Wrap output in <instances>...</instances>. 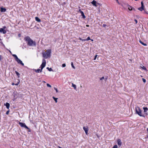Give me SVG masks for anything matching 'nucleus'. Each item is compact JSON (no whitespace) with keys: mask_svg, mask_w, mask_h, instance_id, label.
<instances>
[{"mask_svg":"<svg viewBox=\"0 0 148 148\" xmlns=\"http://www.w3.org/2000/svg\"><path fill=\"white\" fill-rule=\"evenodd\" d=\"M85 41H86V40L88 41V40H90V37H88L86 39H85Z\"/></svg>","mask_w":148,"mask_h":148,"instance_id":"nucleus-27","label":"nucleus"},{"mask_svg":"<svg viewBox=\"0 0 148 148\" xmlns=\"http://www.w3.org/2000/svg\"><path fill=\"white\" fill-rule=\"evenodd\" d=\"M72 86L75 89H76V86L73 83L72 84Z\"/></svg>","mask_w":148,"mask_h":148,"instance_id":"nucleus-18","label":"nucleus"},{"mask_svg":"<svg viewBox=\"0 0 148 148\" xmlns=\"http://www.w3.org/2000/svg\"><path fill=\"white\" fill-rule=\"evenodd\" d=\"M6 28V27L5 26H4L3 27V29H5Z\"/></svg>","mask_w":148,"mask_h":148,"instance_id":"nucleus-42","label":"nucleus"},{"mask_svg":"<svg viewBox=\"0 0 148 148\" xmlns=\"http://www.w3.org/2000/svg\"><path fill=\"white\" fill-rule=\"evenodd\" d=\"M66 66V64H62V67H64Z\"/></svg>","mask_w":148,"mask_h":148,"instance_id":"nucleus-31","label":"nucleus"},{"mask_svg":"<svg viewBox=\"0 0 148 148\" xmlns=\"http://www.w3.org/2000/svg\"><path fill=\"white\" fill-rule=\"evenodd\" d=\"M47 69H48L49 71H53L52 69L51 68H49L48 67L47 68Z\"/></svg>","mask_w":148,"mask_h":148,"instance_id":"nucleus-24","label":"nucleus"},{"mask_svg":"<svg viewBox=\"0 0 148 148\" xmlns=\"http://www.w3.org/2000/svg\"><path fill=\"white\" fill-rule=\"evenodd\" d=\"M71 66H72V67L73 68L75 69V66H74V65H73V62H71Z\"/></svg>","mask_w":148,"mask_h":148,"instance_id":"nucleus-25","label":"nucleus"},{"mask_svg":"<svg viewBox=\"0 0 148 148\" xmlns=\"http://www.w3.org/2000/svg\"><path fill=\"white\" fill-rule=\"evenodd\" d=\"M138 9L140 11H142L143 10H144V9H143L141 7L139 8H138Z\"/></svg>","mask_w":148,"mask_h":148,"instance_id":"nucleus-23","label":"nucleus"},{"mask_svg":"<svg viewBox=\"0 0 148 148\" xmlns=\"http://www.w3.org/2000/svg\"><path fill=\"white\" fill-rule=\"evenodd\" d=\"M112 148H118V146L117 145H114Z\"/></svg>","mask_w":148,"mask_h":148,"instance_id":"nucleus-28","label":"nucleus"},{"mask_svg":"<svg viewBox=\"0 0 148 148\" xmlns=\"http://www.w3.org/2000/svg\"><path fill=\"white\" fill-rule=\"evenodd\" d=\"M6 11V9L5 8H1V12H5Z\"/></svg>","mask_w":148,"mask_h":148,"instance_id":"nucleus-15","label":"nucleus"},{"mask_svg":"<svg viewBox=\"0 0 148 148\" xmlns=\"http://www.w3.org/2000/svg\"><path fill=\"white\" fill-rule=\"evenodd\" d=\"M24 40L26 41L27 45L29 46H35L36 43L34 41H33L29 36H27L24 38Z\"/></svg>","mask_w":148,"mask_h":148,"instance_id":"nucleus-1","label":"nucleus"},{"mask_svg":"<svg viewBox=\"0 0 148 148\" xmlns=\"http://www.w3.org/2000/svg\"><path fill=\"white\" fill-rule=\"evenodd\" d=\"M18 36H19V37H20V34H19L18 35Z\"/></svg>","mask_w":148,"mask_h":148,"instance_id":"nucleus-48","label":"nucleus"},{"mask_svg":"<svg viewBox=\"0 0 148 148\" xmlns=\"http://www.w3.org/2000/svg\"><path fill=\"white\" fill-rule=\"evenodd\" d=\"M5 105L7 108L8 109H9L10 106V104L8 103H6L5 104Z\"/></svg>","mask_w":148,"mask_h":148,"instance_id":"nucleus-12","label":"nucleus"},{"mask_svg":"<svg viewBox=\"0 0 148 148\" xmlns=\"http://www.w3.org/2000/svg\"><path fill=\"white\" fill-rule=\"evenodd\" d=\"M43 82H44V83H46L45 82V81H43Z\"/></svg>","mask_w":148,"mask_h":148,"instance_id":"nucleus-47","label":"nucleus"},{"mask_svg":"<svg viewBox=\"0 0 148 148\" xmlns=\"http://www.w3.org/2000/svg\"><path fill=\"white\" fill-rule=\"evenodd\" d=\"M142 68L143 69L145 70H146V68H145V67L144 66H143V67H142Z\"/></svg>","mask_w":148,"mask_h":148,"instance_id":"nucleus-29","label":"nucleus"},{"mask_svg":"<svg viewBox=\"0 0 148 148\" xmlns=\"http://www.w3.org/2000/svg\"><path fill=\"white\" fill-rule=\"evenodd\" d=\"M47 87H50V88H51V85H50L49 84H47Z\"/></svg>","mask_w":148,"mask_h":148,"instance_id":"nucleus-26","label":"nucleus"},{"mask_svg":"<svg viewBox=\"0 0 148 148\" xmlns=\"http://www.w3.org/2000/svg\"><path fill=\"white\" fill-rule=\"evenodd\" d=\"M103 27H105L106 26V24H103Z\"/></svg>","mask_w":148,"mask_h":148,"instance_id":"nucleus-40","label":"nucleus"},{"mask_svg":"<svg viewBox=\"0 0 148 148\" xmlns=\"http://www.w3.org/2000/svg\"><path fill=\"white\" fill-rule=\"evenodd\" d=\"M139 42L142 44L143 45L146 46L147 45L146 44L144 43V42H142L141 40H139Z\"/></svg>","mask_w":148,"mask_h":148,"instance_id":"nucleus-16","label":"nucleus"},{"mask_svg":"<svg viewBox=\"0 0 148 148\" xmlns=\"http://www.w3.org/2000/svg\"><path fill=\"white\" fill-rule=\"evenodd\" d=\"M54 89L56 90V92H58V90L55 87V88H54Z\"/></svg>","mask_w":148,"mask_h":148,"instance_id":"nucleus-32","label":"nucleus"},{"mask_svg":"<svg viewBox=\"0 0 148 148\" xmlns=\"http://www.w3.org/2000/svg\"><path fill=\"white\" fill-rule=\"evenodd\" d=\"M0 32L3 34H5L6 33V32L4 29L2 28H0Z\"/></svg>","mask_w":148,"mask_h":148,"instance_id":"nucleus-8","label":"nucleus"},{"mask_svg":"<svg viewBox=\"0 0 148 148\" xmlns=\"http://www.w3.org/2000/svg\"><path fill=\"white\" fill-rule=\"evenodd\" d=\"M141 7L143 8V9H144V4L143 1H142L141 2Z\"/></svg>","mask_w":148,"mask_h":148,"instance_id":"nucleus-21","label":"nucleus"},{"mask_svg":"<svg viewBox=\"0 0 148 148\" xmlns=\"http://www.w3.org/2000/svg\"><path fill=\"white\" fill-rule=\"evenodd\" d=\"M15 73H16V75L18 76V77H19V76H20V74L18 72H17L16 71H15Z\"/></svg>","mask_w":148,"mask_h":148,"instance_id":"nucleus-22","label":"nucleus"},{"mask_svg":"<svg viewBox=\"0 0 148 148\" xmlns=\"http://www.w3.org/2000/svg\"><path fill=\"white\" fill-rule=\"evenodd\" d=\"M97 55H95V57H94V60H96V58L97 57Z\"/></svg>","mask_w":148,"mask_h":148,"instance_id":"nucleus-34","label":"nucleus"},{"mask_svg":"<svg viewBox=\"0 0 148 148\" xmlns=\"http://www.w3.org/2000/svg\"><path fill=\"white\" fill-rule=\"evenodd\" d=\"M142 80L144 83H145L146 82V80L145 79L143 78Z\"/></svg>","mask_w":148,"mask_h":148,"instance_id":"nucleus-30","label":"nucleus"},{"mask_svg":"<svg viewBox=\"0 0 148 148\" xmlns=\"http://www.w3.org/2000/svg\"><path fill=\"white\" fill-rule=\"evenodd\" d=\"M86 27H88V26H89V25H86Z\"/></svg>","mask_w":148,"mask_h":148,"instance_id":"nucleus-46","label":"nucleus"},{"mask_svg":"<svg viewBox=\"0 0 148 148\" xmlns=\"http://www.w3.org/2000/svg\"><path fill=\"white\" fill-rule=\"evenodd\" d=\"M134 21L137 24V22H138L137 20L136 19H134Z\"/></svg>","mask_w":148,"mask_h":148,"instance_id":"nucleus-38","label":"nucleus"},{"mask_svg":"<svg viewBox=\"0 0 148 148\" xmlns=\"http://www.w3.org/2000/svg\"><path fill=\"white\" fill-rule=\"evenodd\" d=\"M117 144L121 146V145L122 143L120 139H118L117 140Z\"/></svg>","mask_w":148,"mask_h":148,"instance_id":"nucleus-10","label":"nucleus"},{"mask_svg":"<svg viewBox=\"0 0 148 148\" xmlns=\"http://www.w3.org/2000/svg\"><path fill=\"white\" fill-rule=\"evenodd\" d=\"M92 4L94 6L97 7V4H98V3L97 2L94 0H93L91 2Z\"/></svg>","mask_w":148,"mask_h":148,"instance_id":"nucleus-7","label":"nucleus"},{"mask_svg":"<svg viewBox=\"0 0 148 148\" xmlns=\"http://www.w3.org/2000/svg\"><path fill=\"white\" fill-rule=\"evenodd\" d=\"M51 50L48 49L46 50V52H44L42 53V56L43 58L45 59L50 57Z\"/></svg>","mask_w":148,"mask_h":148,"instance_id":"nucleus-3","label":"nucleus"},{"mask_svg":"<svg viewBox=\"0 0 148 148\" xmlns=\"http://www.w3.org/2000/svg\"><path fill=\"white\" fill-rule=\"evenodd\" d=\"M9 110L7 111L6 112V114H8L9 113Z\"/></svg>","mask_w":148,"mask_h":148,"instance_id":"nucleus-37","label":"nucleus"},{"mask_svg":"<svg viewBox=\"0 0 148 148\" xmlns=\"http://www.w3.org/2000/svg\"><path fill=\"white\" fill-rule=\"evenodd\" d=\"M53 99L55 100L56 103H57V102H58V101H57L58 98H56L54 97H53Z\"/></svg>","mask_w":148,"mask_h":148,"instance_id":"nucleus-20","label":"nucleus"},{"mask_svg":"<svg viewBox=\"0 0 148 148\" xmlns=\"http://www.w3.org/2000/svg\"><path fill=\"white\" fill-rule=\"evenodd\" d=\"M46 64V61L45 59H43L42 60V62L40 66L41 69H35V72L37 73H41L42 71V70L43 69L45 66Z\"/></svg>","mask_w":148,"mask_h":148,"instance_id":"nucleus-2","label":"nucleus"},{"mask_svg":"<svg viewBox=\"0 0 148 148\" xmlns=\"http://www.w3.org/2000/svg\"><path fill=\"white\" fill-rule=\"evenodd\" d=\"M19 125L23 127H24L26 129H29V127H27L25 125V123H23L21 122L19 123Z\"/></svg>","mask_w":148,"mask_h":148,"instance_id":"nucleus-5","label":"nucleus"},{"mask_svg":"<svg viewBox=\"0 0 148 148\" xmlns=\"http://www.w3.org/2000/svg\"><path fill=\"white\" fill-rule=\"evenodd\" d=\"M79 11L80 12V13H81V12H82V11L80 9H79Z\"/></svg>","mask_w":148,"mask_h":148,"instance_id":"nucleus-43","label":"nucleus"},{"mask_svg":"<svg viewBox=\"0 0 148 148\" xmlns=\"http://www.w3.org/2000/svg\"><path fill=\"white\" fill-rule=\"evenodd\" d=\"M143 109L144 110V112H147L148 110V108L147 107H144L143 108Z\"/></svg>","mask_w":148,"mask_h":148,"instance_id":"nucleus-17","label":"nucleus"},{"mask_svg":"<svg viewBox=\"0 0 148 148\" xmlns=\"http://www.w3.org/2000/svg\"><path fill=\"white\" fill-rule=\"evenodd\" d=\"M79 40H82V41H85V39H82L81 38H79Z\"/></svg>","mask_w":148,"mask_h":148,"instance_id":"nucleus-33","label":"nucleus"},{"mask_svg":"<svg viewBox=\"0 0 148 148\" xmlns=\"http://www.w3.org/2000/svg\"><path fill=\"white\" fill-rule=\"evenodd\" d=\"M18 63L21 64L22 66H24V64L22 62L19 58L16 61Z\"/></svg>","mask_w":148,"mask_h":148,"instance_id":"nucleus-9","label":"nucleus"},{"mask_svg":"<svg viewBox=\"0 0 148 148\" xmlns=\"http://www.w3.org/2000/svg\"><path fill=\"white\" fill-rule=\"evenodd\" d=\"M2 56L0 55V61H1L2 60Z\"/></svg>","mask_w":148,"mask_h":148,"instance_id":"nucleus-35","label":"nucleus"},{"mask_svg":"<svg viewBox=\"0 0 148 148\" xmlns=\"http://www.w3.org/2000/svg\"><path fill=\"white\" fill-rule=\"evenodd\" d=\"M18 84H18H15V85H17ZM14 84H14V83H13L12 84V85H14Z\"/></svg>","mask_w":148,"mask_h":148,"instance_id":"nucleus-41","label":"nucleus"},{"mask_svg":"<svg viewBox=\"0 0 148 148\" xmlns=\"http://www.w3.org/2000/svg\"><path fill=\"white\" fill-rule=\"evenodd\" d=\"M91 40L92 41H93V40L92 39H91Z\"/></svg>","mask_w":148,"mask_h":148,"instance_id":"nucleus-50","label":"nucleus"},{"mask_svg":"<svg viewBox=\"0 0 148 148\" xmlns=\"http://www.w3.org/2000/svg\"><path fill=\"white\" fill-rule=\"evenodd\" d=\"M80 87H82L81 86H80Z\"/></svg>","mask_w":148,"mask_h":148,"instance_id":"nucleus-51","label":"nucleus"},{"mask_svg":"<svg viewBox=\"0 0 148 148\" xmlns=\"http://www.w3.org/2000/svg\"><path fill=\"white\" fill-rule=\"evenodd\" d=\"M12 55L13 57H14L16 61L18 59V58L17 56L16 55L13 54Z\"/></svg>","mask_w":148,"mask_h":148,"instance_id":"nucleus-13","label":"nucleus"},{"mask_svg":"<svg viewBox=\"0 0 148 148\" xmlns=\"http://www.w3.org/2000/svg\"><path fill=\"white\" fill-rule=\"evenodd\" d=\"M27 129L28 130V131L29 132H31V130L29 128V129Z\"/></svg>","mask_w":148,"mask_h":148,"instance_id":"nucleus-39","label":"nucleus"},{"mask_svg":"<svg viewBox=\"0 0 148 148\" xmlns=\"http://www.w3.org/2000/svg\"><path fill=\"white\" fill-rule=\"evenodd\" d=\"M135 110L136 113L140 116H143L142 115L141 110L138 107H136L135 108Z\"/></svg>","mask_w":148,"mask_h":148,"instance_id":"nucleus-4","label":"nucleus"},{"mask_svg":"<svg viewBox=\"0 0 148 148\" xmlns=\"http://www.w3.org/2000/svg\"><path fill=\"white\" fill-rule=\"evenodd\" d=\"M147 132H148V128L147 129Z\"/></svg>","mask_w":148,"mask_h":148,"instance_id":"nucleus-45","label":"nucleus"},{"mask_svg":"<svg viewBox=\"0 0 148 148\" xmlns=\"http://www.w3.org/2000/svg\"><path fill=\"white\" fill-rule=\"evenodd\" d=\"M58 148H61V147H60V146H58Z\"/></svg>","mask_w":148,"mask_h":148,"instance_id":"nucleus-49","label":"nucleus"},{"mask_svg":"<svg viewBox=\"0 0 148 148\" xmlns=\"http://www.w3.org/2000/svg\"><path fill=\"white\" fill-rule=\"evenodd\" d=\"M104 79V77H103L100 79V80H103V79Z\"/></svg>","mask_w":148,"mask_h":148,"instance_id":"nucleus-36","label":"nucleus"},{"mask_svg":"<svg viewBox=\"0 0 148 148\" xmlns=\"http://www.w3.org/2000/svg\"><path fill=\"white\" fill-rule=\"evenodd\" d=\"M104 79H105V81H106V80L107 79V78H104Z\"/></svg>","mask_w":148,"mask_h":148,"instance_id":"nucleus-44","label":"nucleus"},{"mask_svg":"<svg viewBox=\"0 0 148 148\" xmlns=\"http://www.w3.org/2000/svg\"><path fill=\"white\" fill-rule=\"evenodd\" d=\"M128 7V9L130 10H132V7L129 6V5H127Z\"/></svg>","mask_w":148,"mask_h":148,"instance_id":"nucleus-19","label":"nucleus"},{"mask_svg":"<svg viewBox=\"0 0 148 148\" xmlns=\"http://www.w3.org/2000/svg\"><path fill=\"white\" fill-rule=\"evenodd\" d=\"M81 14L83 18H86V16H85L83 12H81Z\"/></svg>","mask_w":148,"mask_h":148,"instance_id":"nucleus-14","label":"nucleus"},{"mask_svg":"<svg viewBox=\"0 0 148 148\" xmlns=\"http://www.w3.org/2000/svg\"><path fill=\"white\" fill-rule=\"evenodd\" d=\"M83 129L84 131H85L86 134V135H88V127L87 126H86V127H83Z\"/></svg>","mask_w":148,"mask_h":148,"instance_id":"nucleus-6","label":"nucleus"},{"mask_svg":"<svg viewBox=\"0 0 148 148\" xmlns=\"http://www.w3.org/2000/svg\"><path fill=\"white\" fill-rule=\"evenodd\" d=\"M35 19L38 22H40L41 21V20L38 17H35Z\"/></svg>","mask_w":148,"mask_h":148,"instance_id":"nucleus-11","label":"nucleus"}]
</instances>
